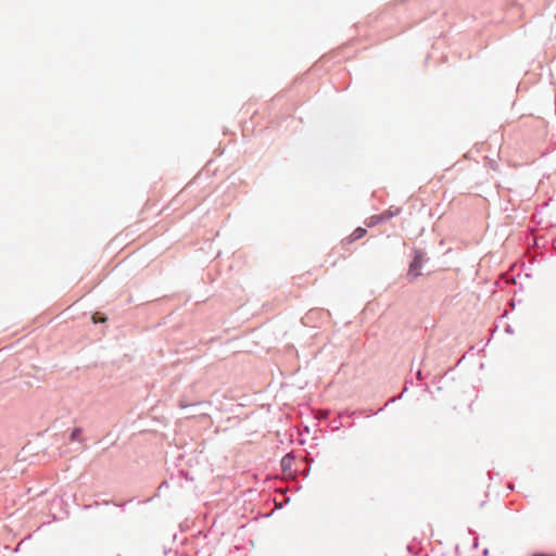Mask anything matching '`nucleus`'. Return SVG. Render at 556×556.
<instances>
[{
	"mask_svg": "<svg viewBox=\"0 0 556 556\" xmlns=\"http://www.w3.org/2000/svg\"><path fill=\"white\" fill-rule=\"evenodd\" d=\"M366 232L367 231L365 228L358 227L351 233V236L349 237V241L354 242L356 240H359L366 235Z\"/></svg>",
	"mask_w": 556,
	"mask_h": 556,
	"instance_id": "nucleus-2",
	"label": "nucleus"
},
{
	"mask_svg": "<svg viewBox=\"0 0 556 556\" xmlns=\"http://www.w3.org/2000/svg\"><path fill=\"white\" fill-rule=\"evenodd\" d=\"M422 255L420 253H416L413 262L409 265L407 276L410 277L412 279H416L417 277H419L421 275L420 268L422 266Z\"/></svg>",
	"mask_w": 556,
	"mask_h": 556,
	"instance_id": "nucleus-1",
	"label": "nucleus"
},
{
	"mask_svg": "<svg viewBox=\"0 0 556 556\" xmlns=\"http://www.w3.org/2000/svg\"><path fill=\"white\" fill-rule=\"evenodd\" d=\"M92 320H93V323H96V324H97V323H104V321L106 320V318H105V317H98V318H97V317H96V315H93V316H92Z\"/></svg>",
	"mask_w": 556,
	"mask_h": 556,
	"instance_id": "nucleus-4",
	"label": "nucleus"
},
{
	"mask_svg": "<svg viewBox=\"0 0 556 556\" xmlns=\"http://www.w3.org/2000/svg\"><path fill=\"white\" fill-rule=\"evenodd\" d=\"M81 435V429L75 428L71 433V441H79Z\"/></svg>",
	"mask_w": 556,
	"mask_h": 556,
	"instance_id": "nucleus-3",
	"label": "nucleus"
}]
</instances>
